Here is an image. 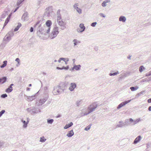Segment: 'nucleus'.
I'll use <instances>...</instances> for the list:
<instances>
[{
    "label": "nucleus",
    "mask_w": 151,
    "mask_h": 151,
    "mask_svg": "<svg viewBox=\"0 0 151 151\" xmlns=\"http://www.w3.org/2000/svg\"><path fill=\"white\" fill-rule=\"evenodd\" d=\"M74 132L73 130L69 131L67 134V136L68 137H71L74 135Z\"/></svg>",
    "instance_id": "nucleus-20"
},
{
    "label": "nucleus",
    "mask_w": 151,
    "mask_h": 151,
    "mask_svg": "<svg viewBox=\"0 0 151 151\" xmlns=\"http://www.w3.org/2000/svg\"><path fill=\"white\" fill-rule=\"evenodd\" d=\"M141 121V119L140 118H139L136 119V120H134V123L133 124V125H134L135 124H137L138 123L139 121Z\"/></svg>",
    "instance_id": "nucleus-38"
},
{
    "label": "nucleus",
    "mask_w": 151,
    "mask_h": 151,
    "mask_svg": "<svg viewBox=\"0 0 151 151\" xmlns=\"http://www.w3.org/2000/svg\"><path fill=\"white\" fill-rule=\"evenodd\" d=\"M119 20L120 21L125 22L126 21V18L124 16H121L119 18Z\"/></svg>",
    "instance_id": "nucleus-23"
},
{
    "label": "nucleus",
    "mask_w": 151,
    "mask_h": 151,
    "mask_svg": "<svg viewBox=\"0 0 151 151\" xmlns=\"http://www.w3.org/2000/svg\"><path fill=\"white\" fill-rule=\"evenodd\" d=\"M22 24L20 23H18V25L17 26V27L14 29V31L15 32L17 31L18 30L19 28L21 26Z\"/></svg>",
    "instance_id": "nucleus-29"
},
{
    "label": "nucleus",
    "mask_w": 151,
    "mask_h": 151,
    "mask_svg": "<svg viewBox=\"0 0 151 151\" xmlns=\"http://www.w3.org/2000/svg\"><path fill=\"white\" fill-rule=\"evenodd\" d=\"M147 102L148 103H151V98L148 99Z\"/></svg>",
    "instance_id": "nucleus-62"
},
{
    "label": "nucleus",
    "mask_w": 151,
    "mask_h": 151,
    "mask_svg": "<svg viewBox=\"0 0 151 151\" xmlns=\"http://www.w3.org/2000/svg\"><path fill=\"white\" fill-rule=\"evenodd\" d=\"M57 22L58 24L61 27L60 29L61 30H63L66 28V24L65 23V22H64L62 20H61V21H58Z\"/></svg>",
    "instance_id": "nucleus-9"
},
{
    "label": "nucleus",
    "mask_w": 151,
    "mask_h": 151,
    "mask_svg": "<svg viewBox=\"0 0 151 151\" xmlns=\"http://www.w3.org/2000/svg\"><path fill=\"white\" fill-rule=\"evenodd\" d=\"M81 101H78L76 102V105L77 106H78L80 104Z\"/></svg>",
    "instance_id": "nucleus-49"
},
{
    "label": "nucleus",
    "mask_w": 151,
    "mask_h": 151,
    "mask_svg": "<svg viewBox=\"0 0 151 151\" xmlns=\"http://www.w3.org/2000/svg\"><path fill=\"white\" fill-rule=\"evenodd\" d=\"M142 139L140 136H138L134 140L133 144H136L138 143Z\"/></svg>",
    "instance_id": "nucleus-17"
},
{
    "label": "nucleus",
    "mask_w": 151,
    "mask_h": 151,
    "mask_svg": "<svg viewBox=\"0 0 151 151\" xmlns=\"http://www.w3.org/2000/svg\"><path fill=\"white\" fill-rule=\"evenodd\" d=\"M62 91L60 86H57L54 87L52 93L55 95H58L63 93Z\"/></svg>",
    "instance_id": "nucleus-4"
},
{
    "label": "nucleus",
    "mask_w": 151,
    "mask_h": 151,
    "mask_svg": "<svg viewBox=\"0 0 151 151\" xmlns=\"http://www.w3.org/2000/svg\"><path fill=\"white\" fill-rule=\"evenodd\" d=\"M91 125L92 124H89L88 127H87L85 128L84 130L86 131H88L91 128Z\"/></svg>",
    "instance_id": "nucleus-43"
},
{
    "label": "nucleus",
    "mask_w": 151,
    "mask_h": 151,
    "mask_svg": "<svg viewBox=\"0 0 151 151\" xmlns=\"http://www.w3.org/2000/svg\"><path fill=\"white\" fill-rule=\"evenodd\" d=\"M35 29L34 28H33L32 27H31V28H30V31L31 32H32L33 31H34V29ZM36 29H37V28H36Z\"/></svg>",
    "instance_id": "nucleus-54"
},
{
    "label": "nucleus",
    "mask_w": 151,
    "mask_h": 151,
    "mask_svg": "<svg viewBox=\"0 0 151 151\" xmlns=\"http://www.w3.org/2000/svg\"><path fill=\"white\" fill-rule=\"evenodd\" d=\"M106 3L105 1H104L101 4V6L103 7H105L106 6Z\"/></svg>",
    "instance_id": "nucleus-46"
},
{
    "label": "nucleus",
    "mask_w": 151,
    "mask_h": 151,
    "mask_svg": "<svg viewBox=\"0 0 151 151\" xmlns=\"http://www.w3.org/2000/svg\"><path fill=\"white\" fill-rule=\"evenodd\" d=\"M8 23V22L5 21V22L4 24V27Z\"/></svg>",
    "instance_id": "nucleus-59"
},
{
    "label": "nucleus",
    "mask_w": 151,
    "mask_h": 151,
    "mask_svg": "<svg viewBox=\"0 0 151 151\" xmlns=\"http://www.w3.org/2000/svg\"><path fill=\"white\" fill-rule=\"evenodd\" d=\"M27 111L28 112L30 113L31 114H34V113H32V112H33V107L32 108V109H30V108H28L27 109Z\"/></svg>",
    "instance_id": "nucleus-31"
},
{
    "label": "nucleus",
    "mask_w": 151,
    "mask_h": 151,
    "mask_svg": "<svg viewBox=\"0 0 151 151\" xmlns=\"http://www.w3.org/2000/svg\"><path fill=\"white\" fill-rule=\"evenodd\" d=\"M21 122L23 123V127L25 128L27 127V124H28V122H26L25 121L22 119L21 120Z\"/></svg>",
    "instance_id": "nucleus-26"
},
{
    "label": "nucleus",
    "mask_w": 151,
    "mask_h": 151,
    "mask_svg": "<svg viewBox=\"0 0 151 151\" xmlns=\"http://www.w3.org/2000/svg\"><path fill=\"white\" fill-rule=\"evenodd\" d=\"M33 112H32V113H34V114H36L38 112H41V110L38 108H35L34 107H33Z\"/></svg>",
    "instance_id": "nucleus-16"
},
{
    "label": "nucleus",
    "mask_w": 151,
    "mask_h": 151,
    "mask_svg": "<svg viewBox=\"0 0 151 151\" xmlns=\"http://www.w3.org/2000/svg\"><path fill=\"white\" fill-rule=\"evenodd\" d=\"M7 96V95L6 93L3 94L1 96V97L2 98H4Z\"/></svg>",
    "instance_id": "nucleus-44"
},
{
    "label": "nucleus",
    "mask_w": 151,
    "mask_h": 151,
    "mask_svg": "<svg viewBox=\"0 0 151 151\" xmlns=\"http://www.w3.org/2000/svg\"><path fill=\"white\" fill-rule=\"evenodd\" d=\"M69 85L70 86L69 88V89L71 91H74V89L76 87V84L75 83H71L70 84L69 83Z\"/></svg>",
    "instance_id": "nucleus-11"
},
{
    "label": "nucleus",
    "mask_w": 151,
    "mask_h": 151,
    "mask_svg": "<svg viewBox=\"0 0 151 151\" xmlns=\"http://www.w3.org/2000/svg\"><path fill=\"white\" fill-rule=\"evenodd\" d=\"M69 85V83L68 82H65L60 84L59 86H60L61 90H62L63 92H64V90L67 89Z\"/></svg>",
    "instance_id": "nucleus-7"
},
{
    "label": "nucleus",
    "mask_w": 151,
    "mask_h": 151,
    "mask_svg": "<svg viewBox=\"0 0 151 151\" xmlns=\"http://www.w3.org/2000/svg\"><path fill=\"white\" fill-rule=\"evenodd\" d=\"M132 100H129L128 101H126L124 102H122V103H120L119 104L117 107V109H119L123 106H124L125 105H126L127 103L130 102Z\"/></svg>",
    "instance_id": "nucleus-10"
},
{
    "label": "nucleus",
    "mask_w": 151,
    "mask_h": 151,
    "mask_svg": "<svg viewBox=\"0 0 151 151\" xmlns=\"http://www.w3.org/2000/svg\"><path fill=\"white\" fill-rule=\"evenodd\" d=\"M12 16V13H10L8 16L7 18H6V21H7V22H9V20L10 19L11 17Z\"/></svg>",
    "instance_id": "nucleus-42"
},
{
    "label": "nucleus",
    "mask_w": 151,
    "mask_h": 151,
    "mask_svg": "<svg viewBox=\"0 0 151 151\" xmlns=\"http://www.w3.org/2000/svg\"><path fill=\"white\" fill-rule=\"evenodd\" d=\"M8 15V14H7V13L6 12H5L4 13H3L2 16H1V18H3V19H4V18H5L6 17V16H7V15Z\"/></svg>",
    "instance_id": "nucleus-41"
},
{
    "label": "nucleus",
    "mask_w": 151,
    "mask_h": 151,
    "mask_svg": "<svg viewBox=\"0 0 151 151\" xmlns=\"http://www.w3.org/2000/svg\"><path fill=\"white\" fill-rule=\"evenodd\" d=\"M145 69V68L143 66L141 65L139 67V70L140 72L141 73L143 72Z\"/></svg>",
    "instance_id": "nucleus-32"
},
{
    "label": "nucleus",
    "mask_w": 151,
    "mask_h": 151,
    "mask_svg": "<svg viewBox=\"0 0 151 151\" xmlns=\"http://www.w3.org/2000/svg\"><path fill=\"white\" fill-rule=\"evenodd\" d=\"M129 119H126L125 121V122H124V123H126V126H127L128 125V124H130L129 122Z\"/></svg>",
    "instance_id": "nucleus-39"
},
{
    "label": "nucleus",
    "mask_w": 151,
    "mask_h": 151,
    "mask_svg": "<svg viewBox=\"0 0 151 151\" xmlns=\"http://www.w3.org/2000/svg\"><path fill=\"white\" fill-rule=\"evenodd\" d=\"M119 73V72L118 71L114 73H110L109 74V75L110 76H114L117 74H118Z\"/></svg>",
    "instance_id": "nucleus-35"
},
{
    "label": "nucleus",
    "mask_w": 151,
    "mask_h": 151,
    "mask_svg": "<svg viewBox=\"0 0 151 151\" xmlns=\"http://www.w3.org/2000/svg\"><path fill=\"white\" fill-rule=\"evenodd\" d=\"M15 61H16L19 64V63L20 60L19 58H16V59L15 60Z\"/></svg>",
    "instance_id": "nucleus-55"
},
{
    "label": "nucleus",
    "mask_w": 151,
    "mask_h": 151,
    "mask_svg": "<svg viewBox=\"0 0 151 151\" xmlns=\"http://www.w3.org/2000/svg\"><path fill=\"white\" fill-rule=\"evenodd\" d=\"M40 23V21L37 22L34 25V28H36L37 32H40L41 34H45L46 33H47L46 32L48 28L46 26L42 27V24Z\"/></svg>",
    "instance_id": "nucleus-1"
},
{
    "label": "nucleus",
    "mask_w": 151,
    "mask_h": 151,
    "mask_svg": "<svg viewBox=\"0 0 151 151\" xmlns=\"http://www.w3.org/2000/svg\"><path fill=\"white\" fill-rule=\"evenodd\" d=\"M60 9H59L58 10L57 12V15H60Z\"/></svg>",
    "instance_id": "nucleus-52"
},
{
    "label": "nucleus",
    "mask_w": 151,
    "mask_h": 151,
    "mask_svg": "<svg viewBox=\"0 0 151 151\" xmlns=\"http://www.w3.org/2000/svg\"><path fill=\"white\" fill-rule=\"evenodd\" d=\"M148 110L149 111H151V106L149 107Z\"/></svg>",
    "instance_id": "nucleus-64"
},
{
    "label": "nucleus",
    "mask_w": 151,
    "mask_h": 151,
    "mask_svg": "<svg viewBox=\"0 0 151 151\" xmlns=\"http://www.w3.org/2000/svg\"><path fill=\"white\" fill-rule=\"evenodd\" d=\"M78 3L75 4L73 5L74 8L76 9L77 12L80 14L82 13V10L81 9L78 8Z\"/></svg>",
    "instance_id": "nucleus-13"
},
{
    "label": "nucleus",
    "mask_w": 151,
    "mask_h": 151,
    "mask_svg": "<svg viewBox=\"0 0 151 151\" xmlns=\"http://www.w3.org/2000/svg\"><path fill=\"white\" fill-rule=\"evenodd\" d=\"M81 66L80 65H75L74 66V68L76 70H80L81 67Z\"/></svg>",
    "instance_id": "nucleus-25"
},
{
    "label": "nucleus",
    "mask_w": 151,
    "mask_h": 151,
    "mask_svg": "<svg viewBox=\"0 0 151 151\" xmlns=\"http://www.w3.org/2000/svg\"><path fill=\"white\" fill-rule=\"evenodd\" d=\"M35 40V38L33 37H32L29 40V42H31V44H32L33 43L34 41Z\"/></svg>",
    "instance_id": "nucleus-45"
},
{
    "label": "nucleus",
    "mask_w": 151,
    "mask_h": 151,
    "mask_svg": "<svg viewBox=\"0 0 151 151\" xmlns=\"http://www.w3.org/2000/svg\"><path fill=\"white\" fill-rule=\"evenodd\" d=\"M79 27L81 29L80 30L79 29H77V31L78 32H82L84 31L85 30L86 27L84 26V24H81L79 25Z\"/></svg>",
    "instance_id": "nucleus-12"
},
{
    "label": "nucleus",
    "mask_w": 151,
    "mask_h": 151,
    "mask_svg": "<svg viewBox=\"0 0 151 151\" xmlns=\"http://www.w3.org/2000/svg\"><path fill=\"white\" fill-rule=\"evenodd\" d=\"M69 68V66H67L66 67H65V66H63L62 68H60L58 67H57L56 68V69L58 70H63L64 69L65 70H67Z\"/></svg>",
    "instance_id": "nucleus-19"
},
{
    "label": "nucleus",
    "mask_w": 151,
    "mask_h": 151,
    "mask_svg": "<svg viewBox=\"0 0 151 151\" xmlns=\"http://www.w3.org/2000/svg\"><path fill=\"white\" fill-rule=\"evenodd\" d=\"M138 88V87L137 86L135 87H131L130 88V89L132 91H134L136 90Z\"/></svg>",
    "instance_id": "nucleus-33"
},
{
    "label": "nucleus",
    "mask_w": 151,
    "mask_h": 151,
    "mask_svg": "<svg viewBox=\"0 0 151 151\" xmlns=\"http://www.w3.org/2000/svg\"><path fill=\"white\" fill-rule=\"evenodd\" d=\"M8 35H9L11 37H12L14 35V33L12 31H10L8 33V34L6 35V36Z\"/></svg>",
    "instance_id": "nucleus-36"
},
{
    "label": "nucleus",
    "mask_w": 151,
    "mask_h": 151,
    "mask_svg": "<svg viewBox=\"0 0 151 151\" xmlns=\"http://www.w3.org/2000/svg\"><path fill=\"white\" fill-rule=\"evenodd\" d=\"M119 124H118L116 126L117 128H122L124 127H126V123H124L122 121H120L119 122Z\"/></svg>",
    "instance_id": "nucleus-14"
},
{
    "label": "nucleus",
    "mask_w": 151,
    "mask_h": 151,
    "mask_svg": "<svg viewBox=\"0 0 151 151\" xmlns=\"http://www.w3.org/2000/svg\"><path fill=\"white\" fill-rule=\"evenodd\" d=\"M28 14L27 12L24 13L22 17V19H23V20L25 21L28 18Z\"/></svg>",
    "instance_id": "nucleus-21"
},
{
    "label": "nucleus",
    "mask_w": 151,
    "mask_h": 151,
    "mask_svg": "<svg viewBox=\"0 0 151 151\" xmlns=\"http://www.w3.org/2000/svg\"><path fill=\"white\" fill-rule=\"evenodd\" d=\"M61 15H58L57 16V22L60 21V20L61 19Z\"/></svg>",
    "instance_id": "nucleus-51"
},
{
    "label": "nucleus",
    "mask_w": 151,
    "mask_h": 151,
    "mask_svg": "<svg viewBox=\"0 0 151 151\" xmlns=\"http://www.w3.org/2000/svg\"><path fill=\"white\" fill-rule=\"evenodd\" d=\"M7 79L6 77H3L2 78H0V83L3 84L6 82Z\"/></svg>",
    "instance_id": "nucleus-18"
},
{
    "label": "nucleus",
    "mask_w": 151,
    "mask_h": 151,
    "mask_svg": "<svg viewBox=\"0 0 151 151\" xmlns=\"http://www.w3.org/2000/svg\"><path fill=\"white\" fill-rule=\"evenodd\" d=\"M48 98V93L45 94L44 96H43V98L40 99L38 102H37V105L39 106L42 105L47 100Z\"/></svg>",
    "instance_id": "nucleus-2"
},
{
    "label": "nucleus",
    "mask_w": 151,
    "mask_h": 151,
    "mask_svg": "<svg viewBox=\"0 0 151 151\" xmlns=\"http://www.w3.org/2000/svg\"><path fill=\"white\" fill-rule=\"evenodd\" d=\"M5 111L4 110H2L0 112V117H1L2 115L5 113Z\"/></svg>",
    "instance_id": "nucleus-47"
},
{
    "label": "nucleus",
    "mask_w": 151,
    "mask_h": 151,
    "mask_svg": "<svg viewBox=\"0 0 151 151\" xmlns=\"http://www.w3.org/2000/svg\"><path fill=\"white\" fill-rule=\"evenodd\" d=\"M58 28L55 25L53 28L51 33L50 35V37L51 39H53L59 33Z\"/></svg>",
    "instance_id": "nucleus-3"
},
{
    "label": "nucleus",
    "mask_w": 151,
    "mask_h": 151,
    "mask_svg": "<svg viewBox=\"0 0 151 151\" xmlns=\"http://www.w3.org/2000/svg\"><path fill=\"white\" fill-rule=\"evenodd\" d=\"M98 106L97 102H95L89 106L88 108V111H89V113L94 111L95 109Z\"/></svg>",
    "instance_id": "nucleus-5"
},
{
    "label": "nucleus",
    "mask_w": 151,
    "mask_h": 151,
    "mask_svg": "<svg viewBox=\"0 0 151 151\" xmlns=\"http://www.w3.org/2000/svg\"><path fill=\"white\" fill-rule=\"evenodd\" d=\"M151 75V73H150V72L149 73L146 74L145 76H150Z\"/></svg>",
    "instance_id": "nucleus-57"
},
{
    "label": "nucleus",
    "mask_w": 151,
    "mask_h": 151,
    "mask_svg": "<svg viewBox=\"0 0 151 151\" xmlns=\"http://www.w3.org/2000/svg\"><path fill=\"white\" fill-rule=\"evenodd\" d=\"M52 7L51 6H49L46 9V10L44 14V15L46 17H49L50 16L51 14H52L53 12Z\"/></svg>",
    "instance_id": "nucleus-6"
},
{
    "label": "nucleus",
    "mask_w": 151,
    "mask_h": 151,
    "mask_svg": "<svg viewBox=\"0 0 151 151\" xmlns=\"http://www.w3.org/2000/svg\"><path fill=\"white\" fill-rule=\"evenodd\" d=\"M97 24V22H95L92 23L91 25L92 27H95Z\"/></svg>",
    "instance_id": "nucleus-48"
},
{
    "label": "nucleus",
    "mask_w": 151,
    "mask_h": 151,
    "mask_svg": "<svg viewBox=\"0 0 151 151\" xmlns=\"http://www.w3.org/2000/svg\"><path fill=\"white\" fill-rule=\"evenodd\" d=\"M150 81H151V77L148 78V79L147 80V82H148Z\"/></svg>",
    "instance_id": "nucleus-63"
},
{
    "label": "nucleus",
    "mask_w": 151,
    "mask_h": 151,
    "mask_svg": "<svg viewBox=\"0 0 151 151\" xmlns=\"http://www.w3.org/2000/svg\"><path fill=\"white\" fill-rule=\"evenodd\" d=\"M129 121L131 122H133V123H134V120L132 118H130L129 119Z\"/></svg>",
    "instance_id": "nucleus-56"
},
{
    "label": "nucleus",
    "mask_w": 151,
    "mask_h": 151,
    "mask_svg": "<svg viewBox=\"0 0 151 151\" xmlns=\"http://www.w3.org/2000/svg\"><path fill=\"white\" fill-rule=\"evenodd\" d=\"M46 25L47 27V29L46 32L47 33H49L50 32V27L52 24V22L50 20H48L46 22Z\"/></svg>",
    "instance_id": "nucleus-8"
},
{
    "label": "nucleus",
    "mask_w": 151,
    "mask_h": 151,
    "mask_svg": "<svg viewBox=\"0 0 151 151\" xmlns=\"http://www.w3.org/2000/svg\"><path fill=\"white\" fill-rule=\"evenodd\" d=\"M47 121L48 124H52L54 122V120L52 119H47Z\"/></svg>",
    "instance_id": "nucleus-34"
},
{
    "label": "nucleus",
    "mask_w": 151,
    "mask_h": 151,
    "mask_svg": "<svg viewBox=\"0 0 151 151\" xmlns=\"http://www.w3.org/2000/svg\"><path fill=\"white\" fill-rule=\"evenodd\" d=\"M90 113H89V111H88V113H84V114L82 116H84L85 115H87L88 114H89Z\"/></svg>",
    "instance_id": "nucleus-58"
},
{
    "label": "nucleus",
    "mask_w": 151,
    "mask_h": 151,
    "mask_svg": "<svg viewBox=\"0 0 151 151\" xmlns=\"http://www.w3.org/2000/svg\"><path fill=\"white\" fill-rule=\"evenodd\" d=\"M74 42V46H75L81 43V42L76 39H74L73 41Z\"/></svg>",
    "instance_id": "nucleus-22"
},
{
    "label": "nucleus",
    "mask_w": 151,
    "mask_h": 151,
    "mask_svg": "<svg viewBox=\"0 0 151 151\" xmlns=\"http://www.w3.org/2000/svg\"><path fill=\"white\" fill-rule=\"evenodd\" d=\"M24 0H18L17 2V5L19 6L20 5Z\"/></svg>",
    "instance_id": "nucleus-40"
},
{
    "label": "nucleus",
    "mask_w": 151,
    "mask_h": 151,
    "mask_svg": "<svg viewBox=\"0 0 151 151\" xmlns=\"http://www.w3.org/2000/svg\"><path fill=\"white\" fill-rule=\"evenodd\" d=\"M69 61V59L68 58H65V61H64L65 63L66 64H67V62Z\"/></svg>",
    "instance_id": "nucleus-53"
},
{
    "label": "nucleus",
    "mask_w": 151,
    "mask_h": 151,
    "mask_svg": "<svg viewBox=\"0 0 151 151\" xmlns=\"http://www.w3.org/2000/svg\"><path fill=\"white\" fill-rule=\"evenodd\" d=\"M39 92H37L34 95H32L31 96H29L27 97V101H31L34 99H35L36 97V94L38 93Z\"/></svg>",
    "instance_id": "nucleus-15"
},
{
    "label": "nucleus",
    "mask_w": 151,
    "mask_h": 151,
    "mask_svg": "<svg viewBox=\"0 0 151 151\" xmlns=\"http://www.w3.org/2000/svg\"><path fill=\"white\" fill-rule=\"evenodd\" d=\"M132 56L130 55H129L127 57V58L129 59V60H131V57Z\"/></svg>",
    "instance_id": "nucleus-61"
},
{
    "label": "nucleus",
    "mask_w": 151,
    "mask_h": 151,
    "mask_svg": "<svg viewBox=\"0 0 151 151\" xmlns=\"http://www.w3.org/2000/svg\"><path fill=\"white\" fill-rule=\"evenodd\" d=\"M7 61L5 60L3 61L2 65L0 66L1 68H3L5 67L7 65Z\"/></svg>",
    "instance_id": "nucleus-30"
},
{
    "label": "nucleus",
    "mask_w": 151,
    "mask_h": 151,
    "mask_svg": "<svg viewBox=\"0 0 151 151\" xmlns=\"http://www.w3.org/2000/svg\"><path fill=\"white\" fill-rule=\"evenodd\" d=\"M46 140V139H45L44 137H41L40 139V142H45Z\"/></svg>",
    "instance_id": "nucleus-37"
},
{
    "label": "nucleus",
    "mask_w": 151,
    "mask_h": 151,
    "mask_svg": "<svg viewBox=\"0 0 151 151\" xmlns=\"http://www.w3.org/2000/svg\"><path fill=\"white\" fill-rule=\"evenodd\" d=\"M99 14L101 17H102L105 18L106 17V16L103 13H100Z\"/></svg>",
    "instance_id": "nucleus-50"
},
{
    "label": "nucleus",
    "mask_w": 151,
    "mask_h": 151,
    "mask_svg": "<svg viewBox=\"0 0 151 151\" xmlns=\"http://www.w3.org/2000/svg\"><path fill=\"white\" fill-rule=\"evenodd\" d=\"M11 37L8 35L6 36V35L5 36L4 38L3 39V40L6 41V40L8 41V42L11 40Z\"/></svg>",
    "instance_id": "nucleus-27"
},
{
    "label": "nucleus",
    "mask_w": 151,
    "mask_h": 151,
    "mask_svg": "<svg viewBox=\"0 0 151 151\" xmlns=\"http://www.w3.org/2000/svg\"><path fill=\"white\" fill-rule=\"evenodd\" d=\"M60 59L61 60H63L64 61H65V58H60Z\"/></svg>",
    "instance_id": "nucleus-60"
},
{
    "label": "nucleus",
    "mask_w": 151,
    "mask_h": 151,
    "mask_svg": "<svg viewBox=\"0 0 151 151\" xmlns=\"http://www.w3.org/2000/svg\"><path fill=\"white\" fill-rule=\"evenodd\" d=\"M73 125V123L70 122V123L66 124L64 127V128L65 129H66L71 127Z\"/></svg>",
    "instance_id": "nucleus-24"
},
{
    "label": "nucleus",
    "mask_w": 151,
    "mask_h": 151,
    "mask_svg": "<svg viewBox=\"0 0 151 151\" xmlns=\"http://www.w3.org/2000/svg\"><path fill=\"white\" fill-rule=\"evenodd\" d=\"M13 90L12 87H10L6 88V92L7 93H10Z\"/></svg>",
    "instance_id": "nucleus-28"
}]
</instances>
